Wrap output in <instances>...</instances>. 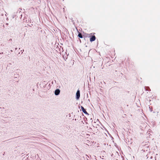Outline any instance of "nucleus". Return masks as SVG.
I'll return each mask as SVG.
<instances>
[{
    "label": "nucleus",
    "mask_w": 160,
    "mask_h": 160,
    "mask_svg": "<svg viewBox=\"0 0 160 160\" xmlns=\"http://www.w3.org/2000/svg\"><path fill=\"white\" fill-rule=\"evenodd\" d=\"M80 97V93L79 90H78L76 93V98L77 99H78Z\"/></svg>",
    "instance_id": "obj_1"
},
{
    "label": "nucleus",
    "mask_w": 160,
    "mask_h": 160,
    "mask_svg": "<svg viewBox=\"0 0 160 160\" xmlns=\"http://www.w3.org/2000/svg\"><path fill=\"white\" fill-rule=\"evenodd\" d=\"M95 39H96V37L94 35V36H93L92 37H91L90 38V42H92L94 41L95 40Z\"/></svg>",
    "instance_id": "obj_2"
},
{
    "label": "nucleus",
    "mask_w": 160,
    "mask_h": 160,
    "mask_svg": "<svg viewBox=\"0 0 160 160\" xmlns=\"http://www.w3.org/2000/svg\"><path fill=\"white\" fill-rule=\"evenodd\" d=\"M60 92V90L59 89H57L55 90V94L56 95H58L59 94Z\"/></svg>",
    "instance_id": "obj_3"
},
{
    "label": "nucleus",
    "mask_w": 160,
    "mask_h": 160,
    "mask_svg": "<svg viewBox=\"0 0 160 160\" xmlns=\"http://www.w3.org/2000/svg\"><path fill=\"white\" fill-rule=\"evenodd\" d=\"M81 109L82 111V112L85 114H88V113L86 111L85 109H84V107L82 106H81Z\"/></svg>",
    "instance_id": "obj_4"
},
{
    "label": "nucleus",
    "mask_w": 160,
    "mask_h": 160,
    "mask_svg": "<svg viewBox=\"0 0 160 160\" xmlns=\"http://www.w3.org/2000/svg\"><path fill=\"white\" fill-rule=\"evenodd\" d=\"M78 36L81 38H82V34L80 33H79L78 34Z\"/></svg>",
    "instance_id": "obj_5"
}]
</instances>
